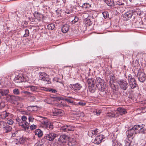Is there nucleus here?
<instances>
[{
  "instance_id": "nucleus-1",
  "label": "nucleus",
  "mask_w": 146,
  "mask_h": 146,
  "mask_svg": "<svg viewBox=\"0 0 146 146\" xmlns=\"http://www.w3.org/2000/svg\"><path fill=\"white\" fill-rule=\"evenodd\" d=\"M34 17H29V19L31 22L33 23L36 24L42 20L45 19L47 18V16H44L38 12H35L33 13Z\"/></svg>"
},
{
  "instance_id": "nucleus-2",
  "label": "nucleus",
  "mask_w": 146,
  "mask_h": 146,
  "mask_svg": "<svg viewBox=\"0 0 146 146\" xmlns=\"http://www.w3.org/2000/svg\"><path fill=\"white\" fill-rule=\"evenodd\" d=\"M96 87L101 92L105 91V93H107L106 91L107 88L104 84V80L100 77H98L96 78Z\"/></svg>"
},
{
  "instance_id": "nucleus-3",
  "label": "nucleus",
  "mask_w": 146,
  "mask_h": 146,
  "mask_svg": "<svg viewBox=\"0 0 146 146\" xmlns=\"http://www.w3.org/2000/svg\"><path fill=\"white\" fill-rule=\"evenodd\" d=\"M6 99L7 102L13 103L15 101L21 100L22 98L18 96H15L13 95H7Z\"/></svg>"
},
{
  "instance_id": "nucleus-4",
  "label": "nucleus",
  "mask_w": 146,
  "mask_h": 146,
  "mask_svg": "<svg viewBox=\"0 0 146 146\" xmlns=\"http://www.w3.org/2000/svg\"><path fill=\"white\" fill-rule=\"evenodd\" d=\"M16 120L17 122H18L19 125L24 128L25 131H27V130L29 129L30 126V124L27 121H22L18 117L16 118Z\"/></svg>"
},
{
  "instance_id": "nucleus-5",
  "label": "nucleus",
  "mask_w": 146,
  "mask_h": 146,
  "mask_svg": "<svg viewBox=\"0 0 146 146\" xmlns=\"http://www.w3.org/2000/svg\"><path fill=\"white\" fill-rule=\"evenodd\" d=\"M120 88L123 90H126L128 88L129 85L127 82L123 80H119L118 81Z\"/></svg>"
},
{
  "instance_id": "nucleus-6",
  "label": "nucleus",
  "mask_w": 146,
  "mask_h": 146,
  "mask_svg": "<svg viewBox=\"0 0 146 146\" xmlns=\"http://www.w3.org/2000/svg\"><path fill=\"white\" fill-rule=\"evenodd\" d=\"M14 81L16 83H21L26 82L27 80L25 75L23 74H19L14 78Z\"/></svg>"
},
{
  "instance_id": "nucleus-7",
  "label": "nucleus",
  "mask_w": 146,
  "mask_h": 146,
  "mask_svg": "<svg viewBox=\"0 0 146 146\" xmlns=\"http://www.w3.org/2000/svg\"><path fill=\"white\" fill-rule=\"evenodd\" d=\"M57 136V135L54 133H50L48 134H46L44 137L42 138V140L44 141L47 140L52 141Z\"/></svg>"
},
{
  "instance_id": "nucleus-8",
  "label": "nucleus",
  "mask_w": 146,
  "mask_h": 146,
  "mask_svg": "<svg viewBox=\"0 0 146 146\" xmlns=\"http://www.w3.org/2000/svg\"><path fill=\"white\" fill-rule=\"evenodd\" d=\"M137 77L139 81L141 82H143L146 80L145 74L141 70L138 71Z\"/></svg>"
},
{
  "instance_id": "nucleus-9",
  "label": "nucleus",
  "mask_w": 146,
  "mask_h": 146,
  "mask_svg": "<svg viewBox=\"0 0 146 146\" xmlns=\"http://www.w3.org/2000/svg\"><path fill=\"white\" fill-rule=\"evenodd\" d=\"M40 78L41 80L45 81L46 84H50L51 83V80L49 78L48 75L42 73L40 74Z\"/></svg>"
},
{
  "instance_id": "nucleus-10",
  "label": "nucleus",
  "mask_w": 146,
  "mask_h": 146,
  "mask_svg": "<svg viewBox=\"0 0 146 146\" xmlns=\"http://www.w3.org/2000/svg\"><path fill=\"white\" fill-rule=\"evenodd\" d=\"M74 127L70 125H66L60 128V130L63 131L68 132L69 131H74Z\"/></svg>"
},
{
  "instance_id": "nucleus-11",
  "label": "nucleus",
  "mask_w": 146,
  "mask_h": 146,
  "mask_svg": "<svg viewBox=\"0 0 146 146\" xmlns=\"http://www.w3.org/2000/svg\"><path fill=\"white\" fill-rule=\"evenodd\" d=\"M135 129L136 131L137 134L141 133L144 134L145 133V129H143V127L140 125H135Z\"/></svg>"
},
{
  "instance_id": "nucleus-12",
  "label": "nucleus",
  "mask_w": 146,
  "mask_h": 146,
  "mask_svg": "<svg viewBox=\"0 0 146 146\" xmlns=\"http://www.w3.org/2000/svg\"><path fill=\"white\" fill-rule=\"evenodd\" d=\"M126 134L129 137H130L133 136L134 135L137 134L136 131L135 129L134 126L132 128L128 129L126 132Z\"/></svg>"
},
{
  "instance_id": "nucleus-13",
  "label": "nucleus",
  "mask_w": 146,
  "mask_h": 146,
  "mask_svg": "<svg viewBox=\"0 0 146 146\" xmlns=\"http://www.w3.org/2000/svg\"><path fill=\"white\" fill-rule=\"evenodd\" d=\"M105 138L104 135H100L97 136L94 140V142L95 144H99L101 143L102 140Z\"/></svg>"
},
{
  "instance_id": "nucleus-14",
  "label": "nucleus",
  "mask_w": 146,
  "mask_h": 146,
  "mask_svg": "<svg viewBox=\"0 0 146 146\" xmlns=\"http://www.w3.org/2000/svg\"><path fill=\"white\" fill-rule=\"evenodd\" d=\"M132 12L131 11H129L125 13L123 15V20L126 21L131 19L132 17Z\"/></svg>"
},
{
  "instance_id": "nucleus-15",
  "label": "nucleus",
  "mask_w": 146,
  "mask_h": 146,
  "mask_svg": "<svg viewBox=\"0 0 146 146\" xmlns=\"http://www.w3.org/2000/svg\"><path fill=\"white\" fill-rule=\"evenodd\" d=\"M69 86L72 90L74 91L80 90L82 88L81 85L78 83L75 84H70Z\"/></svg>"
},
{
  "instance_id": "nucleus-16",
  "label": "nucleus",
  "mask_w": 146,
  "mask_h": 146,
  "mask_svg": "<svg viewBox=\"0 0 146 146\" xmlns=\"http://www.w3.org/2000/svg\"><path fill=\"white\" fill-rule=\"evenodd\" d=\"M69 137L68 136L65 134L61 135L60 136V138H58V141L59 142L61 143H66V141L68 139Z\"/></svg>"
},
{
  "instance_id": "nucleus-17",
  "label": "nucleus",
  "mask_w": 146,
  "mask_h": 146,
  "mask_svg": "<svg viewBox=\"0 0 146 146\" xmlns=\"http://www.w3.org/2000/svg\"><path fill=\"white\" fill-rule=\"evenodd\" d=\"M1 117L3 119L6 118V117L11 118L13 116V114L7 113L6 111H5L1 115Z\"/></svg>"
},
{
  "instance_id": "nucleus-18",
  "label": "nucleus",
  "mask_w": 146,
  "mask_h": 146,
  "mask_svg": "<svg viewBox=\"0 0 146 146\" xmlns=\"http://www.w3.org/2000/svg\"><path fill=\"white\" fill-rule=\"evenodd\" d=\"M144 25L141 20L140 21L136 22L134 24V25L136 28H144Z\"/></svg>"
},
{
  "instance_id": "nucleus-19",
  "label": "nucleus",
  "mask_w": 146,
  "mask_h": 146,
  "mask_svg": "<svg viewBox=\"0 0 146 146\" xmlns=\"http://www.w3.org/2000/svg\"><path fill=\"white\" fill-rule=\"evenodd\" d=\"M63 111L60 109H55L53 111V113L54 116H61L63 114Z\"/></svg>"
},
{
  "instance_id": "nucleus-20",
  "label": "nucleus",
  "mask_w": 146,
  "mask_h": 146,
  "mask_svg": "<svg viewBox=\"0 0 146 146\" xmlns=\"http://www.w3.org/2000/svg\"><path fill=\"white\" fill-rule=\"evenodd\" d=\"M104 2L111 8H114L115 4L113 0H105Z\"/></svg>"
},
{
  "instance_id": "nucleus-21",
  "label": "nucleus",
  "mask_w": 146,
  "mask_h": 146,
  "mask_svg": "<svg viewBox=\"0 0 146 146\" xmlns=\"http://www.w3.org/2000/svg\"><path fill=\"white\" fill-rule=\"evenodd\" d=\"M9 92L8 90L0 89V98L4 96H6Z\"/></svg>"
},
{
  "instance_id": "nucleus-22",
  "label": "nucleus",
  "mask_w": 146,
  "mask_h": 146,
  "mask_svg": "<svg viewBox=\"0 0 146 146\" xmlns=\"http://www.w3.org/2000/svg\"><path fill=\"white\" fill-rule=\"evenodd\" d=\"M129 84L132 89H134L137 86V84L135 80L128 82Z\"/></svg>"
},
{
  "instance_id": "nucleus-23",
  "label": "nucleus",
  "mask_w": 146,
  "mask_h": 146,
  "mask_svg": "<svg viewBox=\"0 0 146 146\" xmlns=\"http://www.w3.org/2000/svg\"><path fill=\"white\" fill-rule=\"evenodd\" d=\"M96 87L94 83H92L91 85L88 86L89 91L92 93H94L96 90Z\"/></svg>"
},
{
  "instance_id": "nucleus-24",
  "label": "nucleus",
  "mask_w": 146,
  "mask_h": 146,
  "mask_svg": "<svg viewBox=\"0 0 146 146\" xmlns=\"http://www.w3.org/2000/svg\"><path fill=\"white\" fill-rule=\"evenodd\" d=\"M120 94L118 92H113L111 95L110 97V98L114 99L117 100L119 97Z\"/></svg>"
},
{
  "instance_id": "nucleus-25",
  "label": "nucleus",
  "mask_w": 146,
  "mask_h": 146,
  "mask_svg": "<svg viewBox=\"0 0 146 146\" xmlns=\"http://www.w3.org/2000/svg\"><path fill=\"white\" fill-rule=\"evenodd\" d=\"M93 18V17L92 16H88L87 18L85 19L86 20L85 23L87 24V25L90 26L92 24L93 22L91 20V18Z\"/></svg>"
},
{
  "instance_id": "nucleus-26",
  "label": "nucleus",
  "mask_w": 146,
  "mask_h": 146,
  "mask_svg": "<svg viewBox=\"0 0 146 146\" xmlns=\"http://www.w3.org/2000/svg\"><path fill=\"white\" fill-rule=\"evenodd\" d=\"M69 26L67 24L64 25L62 27L61 30L64 33H66L69 30Z\"/></svg>"
},
{
  "instance_id": "nucleus-27",
  "label": "nucleus",
  "mask_w": 146,
  "mask_h": 146,
  "mask_svg": "<svg viewBox=\"0 0 146 146\" xmlns=\"http://www.w3.org/2000/svg\"><path fill=\"white\" fill-rule=\"evenodd\" d=\"M35 134L36 135H37L39 137H40L43 135V132L40 129H36L35 131Z\"/></svg>"
},
{
  "instance_id": "nucleus-28",
  "label": "nucleus",
  "mask_w": 146,
  "mask_h": 146,
  "mask_svg": "<svg viewBox=\"0 0 146 146\" xmlns=\"http://www.w3.org/2000/svg\"><path fill=\"white\" fill-rule=\"evenodd\" d=\"M3 128L4 131H5L6 133H9L11 131V127L6 124V126L4 127Z\"/></svg>"
},
{
  "instance_id": "nucleus-29",
  "label": "nucleus",
  "mask_w": 146,
  "mask_h": 146,
  "mask_svg": "<svg viewBox=\"0 0 146 146\" xmlns=\"http://www.w3.org/2000/svg\"><path fill=\"white\" fill-rule=\"evenodd\" d=\"M117 110L121 115L125 114L127 113L126 110L124 108H119L117 109Z\"/></svg>"
},
{
  "instance_id": "nucleus-30",
  "label": "nucleus",
  "mask_w": 146,
  "mask_h": 146,
  "mask_svg": "<svg viewBox=\"0 0 146 146\" xmlns=\"http://www.w3.org/2000/svg\"><path fill=\"white\" fill-rule=\"evenodd\" d=\"M50 97L54 99V100L57 102L60 101L61 99V97H57L56 96L54 95L53 94H51L50 95Z\"/></svg>"
},
{
  "instance_id": "nucleus-31",
  "label": "nucleus",
  "mask_w": 146,
  "mask_h": 146,
  "mask_svg": "<svg viewBox=\"0 0 146 146\" xmlns=\"http://www.w3.org/2000/svg\"><path fill=\"white\" fill-rule=\"evenodd\" d=\"M55 27V24L53 23H51L47 25V28L49 30H53Z\"/></svg>"
},
{
  "instance_id": "nucleus-32",
  "label": "nucleus",
  "mask_w": 146,
  "mask_h": 146,
  "mask_svg": "<svg viewBox=\"0 0 146 146\" xmlns=\"http://www.w3.org/2000/svg\"><path fill=\"white\" fill-rule=\"evenodd\" d=\"M128 98L131 99V100H136V97L135 96V94L130 93L129 94Z\"/></svg>"
},
{
  "instance_id": "nucleus-33",
  "label": "nucleus",
  "mask_w": 146,
  "mask_h": 146,
  "mask_svg": "<svg viewBox=\"0 0 146 146\" xmlns=\"http://www.w3.org/2000/svg\"><path fill=\"white\" fill-rule=\"evenodd\" d=\"M61 100H65V101H67L68 103H69L71 104L73 103V101L70 98H63L62 97H61Z\"/></svg>"
},
{
  "instance_id": "nucleus-34",
  "label": "nucleus",
  "mask_w": 146,
  "mask_h": 146,
  "mask_svg": "<svg viewBox=\"0 0 146 146\" xmlns=\"http://www.w3.org/2000/svg\"><path fill=\"white\" fill-rule=\"evenodd\" d=\"M112 141V146H119V144H121L116 139H113Z\"/></svg>"
},
{
  "instance_id": "nucleus-35",
  "label": "nucleus",
  "mask_w": 146,
  "mask_h": 146,
  "mask_svg": "<svg viewBox=\"0 0 146 146\" xmlns=\"http://www.w3.org/2000/svg\"><path fill=\"white\" fill-rule=\"evenodd\" d=\"M131 11L132 12V17L133 18H135L136 17H137V11H135V10Z\"/></svg>"
},
{
  "instance_id": "nucleus-36",
  "label": "nucleus",
  "mask_w": 146,
  "mask_h": 146,
  "mask_svg": "<svg viewBox=\"0 0 146 146\" xmlns=\"http://www.w3.org/2000/svg\"><path fill=\"white\" fill-rule=\"evenodd\" d=\"M107 116L110 117H114L115 116V115L113 112H108L106 114Z\"/></svg>"
},
{
  "instance_id": "nucleus-37",
  "label": "nucleus",
  "mask_w": 146,
  "mask_h": 146,
  "mask_svg": "<svg viewBox=\"0 0 146 146\" xmlns=\"http://www.w3.org/2000/svg\"><path fill=\"white\" fill-rule=\"evenodd\" d=\"M26 141V138L23 137H20L19 141L20 144H23Z\"/></svg>"
},
{
  "instance_id": "nucleus-38",
  "label": "nucleus",
  "mask_w": 146,
  "mask_h": 146,
  "mask_svg": "<svg viewBox=\"0 0 146 146\" xmlns=\"http://www.w3.org/2000/svg\"><path fill=\"white\" fill-rule=\"evenodd\" d=\"M25 31V34L23 36V37H27L29 36V30L27 29H26Z\"/></svg>"
},
{
  "instance_id": "nucleus-39",
  "label": "nucleus",
  "mask_w": 146,
  "mask_h": 146,
  "mask_svg": "<svg viewBox=\"0 0 146 146\" xmlns=\"http://www.w3.org/2000/svg\"><path fill=\"white\" fill-rule=\"evenodd\" d=\"M102 14L103 15V17L105 19H106L109 17V14L107 11H105L103 12Z\"/></svg>"
},
{
  "instance_id": "nucleus-40",
  "label": "nucleus",
  "mask_w": 146,
  "mask_h": 146,
  "mask_svg": "<svg viewBox=\"0 0 146 146\" xmlns=\"http://www.w3.org/2000/svg\"><path fill=\"white\" fill-rule=\"evenodd\" d=\"M30 90L32 92H34L36 91L37 90V88L36 86H31L29 87Z\"/></svg>"
},
{
  "instance_id": "nucleus-41",
  "label": "nucleus",
  "mask_w": 146,
  "mask_h": 146,
  "mask_svg": "<svg viewBox=\"0 0 146 146\" xmlns=\"http://www.w3.org/2000/svg\"><path fill=\"white\" fill-rule=\"evenodd\" d=\"M13 93L15 95H18L19 94V90L17 88H15L13 90Z\"/></svg>"
},
{
  "instance_id": "nucleus-42",
  "label": "nucleus",
  "mask_w": 146,
  "mask_h": 146,
  "mask_svg": "<svg viewBox=\"0 0 146 146\" xmlns=\"http://www.w3.org/2000/svg\"><path fill=\"white\" fill-rule=\"evenodd\" d=\"M88 135L90 137H92L94 135V132L93 130H91L89 131L88 133Z\"/></svg>"
},
{
  "instance_id": "nucleus-43",
  "label": "nucleus",
  "mask_w": 146,
  "mask_h": 146,
  "mask_svg": "<svg viewBox=\"0 0 146 146\" xmlns=\"http://www.w3.org/2000/svg\"><path fill=\"white\" fill-rule=\"evenodd\" d=\"M110 86L112 89L116 91L117 88V86L116 85L114 84H111Z\"/></svg>"
},
{
  "instance_id": "nucleus-44",
  "label": "nucleus",
  "mask_w": 146,
  "mask_h": 146,
  "mask_svg": "<svg viewBox=\"0 0 146 146\" xmlns=\"http://www.w3.org/2000/svg\"><path fill=\"white\" fill-rule=\"evenodd\" d=\"M5 106V102L2 101H0V109L4 108Z\"/></svg>"
},
{
  "instance_id": "nucleus-45",
  "label": "nucleus",
  "mask_w": 146,
  "mask_h": 146,
  "mask_svg": "<svg viewBox=\"0 0 146 146\" xmlns=\"http://www.w3.org/2000/svg\"><path fill=\"white\" fill-rule=\"evenodd\" d=\"M78 18L77 17H75L74 20L71 21V23L74 24L78 20Z\"/></svg>"
},
{
  "instance_id": "nucleus-46",
  "label": "nucleus",
  "mask_w": 146,
  "mask_h": 146,
  "mask_svg": "<svg viewBox=\"0 0 146 146\" xmlns=\"http://www.w3.org/2000/svg\"><path fill=\"white\" fill-rule=\"evenodd\" d=\"M128 81L129 82V81H131L132 80H134L135 81V79L133 78L132 77V76L131 74H129L128 76Z\"/></svg>"
},
{
  "instance_id": "nucleus-47",
  "label": "nucleus",
  "mask_w": 146,
  "mask_h": 146,
  "mask_svg": "<svg viewBox=\"0 0 146 146\" xmlns=\"http://www.w3.org/2000/svg\"><path fill=\"white\" fill-rule=\"evenodd\" d=\"M87 82L88 83V86L90 85H91V84L92 83H94V82H93V81L92 79H89L87 80Z\"/></svg>"
},
{
  "instance_id": "nucleus-48",
  "label": "nucleus",
  "mask_w": 146,
  "mask_h": 146,
  "mask_svg": "<svg viewBox=\"0 0 146 146\" xmlns=\"http://www.w3.org/2000/svg\"><path fill=\"white\" fill-rule=\"evenodd\" d=\"M93 131L94 132V135L95 136L99 132V130L98 129L96 128L94 130H93Z\"/></svg>"
},
{
  "instance_id": "nucleus-49",
  "label": "nucleus",
  "mask_w": 146,
  "mask_h": 146,
  "mask_svg": "<svg viewBox=\"0 0 146 146\" xmlns=\"http://www.w3.org/2000/svg\"><path fill=\"white\" fill-rule=\"evenodd\" d=\"M47 123H49V121H48L47 119L45 121H43L42 123L43 125V127H44L45 125H46Z\"/></svg>"
},
{
  "instance_id": "nucleus-50",
  "label": "nucleus",
  "mask_w": 146,
  "mask_h": 146,
  "mask_svg": "<svg viewBox=\"0 0 146 146\" xmlns=\"http://www.w3.org/2000/svg\"><path fill=\"white\" fill-rule=\"evenodd\" d=\"M36 126L35 125L33 124L31 125L30 127V128L31 130H34V129H35L36 128Z\"/></svg>"
},
{
  "instance_id": "nucleus-51",
  "label": "nucleus",
  "mask_w": 146,
  "mask_h": 146,
  "mask_svg": "<svg viewBox=\"0 0 146 146\" xmlns=\"http://www.w3.org/2000/svg\"><path fill=\"white\" fill-rule=\"evenodd\" d=\"M21 121H26L27 120V117L25 115L23 116L21 118Z\"/></svg>"
},
{
  "instance_id": "nucleus-52",
  "label": "nucleus",
  "mask_w": 146,
  "mask_h": 146,
  "mask_svg": "<svg viewBox=\"0 0 146 146\" xmlns=\"http://www.w3.org/2000/svg\"><path fill=\"white\" fill-rule=\"evenodd\" d=\"M56 12L58 17H59L61 16V13H60L61 11H60L59 10H56Z\"/></svg>"
},
{
  "instance_id": "nucleus-53",
  "label": "nucleus",
  "mask_w": 146,
  "mask_h": 146,
  "mask_svg": "<svg viewBox=\"0 0 146 146\" xmlns=\"http://www.w3.org/2000/svg\"><path fill=\"white\" fill-rule=\"evenodd\" d=\"M49 92H51L52 93H55L57 92V91L55 89H54L52 88H49Z\"/></svg>"
},
{
  "instance_id": "nucleus-54",
  "label": "nucleus",
  "mask_w": 146,
  "mask_h": 146,
  "mask_svg": "<svg viewBox=\"0 0 146 146\" xmlns=\"http://www.w3.org/2000/svg\"><path fill=\"white\" fill-rule=\"evenodd\" d=\"M131 142L129 141H126L125 143V146H132L131 144Z\"/></svg>"
},
{
  "instance_id": "nucleus-55",
  "label": "nucleus",
  "mask_w": 146,
  "mask_h": 146,
  "mask_svg": "<svg viewBox=\"0 0 146 146\" xmlns=\"http://www.w3.org/2000/svg\"><path fill=\"white\" fill-rule=\"evenodd\" d=\"M78 104L82 106H84L86 105V104L84 102L81 101L78 103Z\"/></svg>"
},
{
  "instance_id": "nucleus-56",
  "label": "nucleus",
  "mask_w": 146,
  "mask_h": 146,
  "mask_svg": "<svg viewBox=\"0 0 146 146\" xmlns=\"http://www.w3.org/2000/svg\"><path fill=\"white\" fill-rule=\"evenodd\" d=\"M13 121L12 119H10L7 121V123L8 124L11 125L13 124Z\"/></svg>"
},
{
  "instance_id": "nucleus-57",
  "label": "nucleus",
  "mask_w": 146,
  "mask_h": 146,
  "mask_svg": "<svg viewBox=\"0 0 146 146\" xmlns=\"http://www.w3.org/2000/svg\"><path fill=\"white\" fill-rule=\"evenodd\" d=\"M29 122H33L34 119V118L33 117H32L29 116Z\"/></svg>"
},
{
  "instance_id": "nucleus-58",
  "label": "nucleus",
  "mask_w": 146,
  "mask_h": 146,
  "mask_svg": "<svg viewBox=\"0 0 146 146\" xmlns=\"http://www.w3.org/2000/svg\"><path fill=\"white\" fill-rule=\"evenodd\" d=\"M23 114H25L27 115H29L30 114V113L27 111H23Z\"/></svg>"
},
{
  "instance_id": "nucleus-59",
  "label": "nucleus",
  "mask_w": 146,
  "mask_h": 146,
  "mask_svg": "<svg viewBox=\"0 0 146 146\" xmlns=\"http://www.w3.org/2000/svg\"><path fill=\"white\" fill-rule=\"evenodd\" d=\"M44 102L47 104H51L52 103L50 102L49 101V99H46L44 100Z\"/></svg>"
},
{
  "instance_id": "nucleus-60",
  "label": "nucleus",
  "mask_w": 146,
  "mask_h": 146,
  "mask_svg": "<svg viewBox=\"0 0 146 146\" xmlns=\"http://www.w3.org/2000/svg\"><path fill=\"white\" fill-rule=\"evenodd\" d=\"M22 93H24L28 95H30L32 94L31 93L29 92L26 91L23 92Z\"/></svg>"
},
{
  "instance_id": "nucleus-61",
  "label": "nucleus",
  "mask_w": 146,
  "mask_h": 146,
  "mask_svg": "<svg viewBox=\"0 0 146 146\" xmlns=\"http://www.w3.org/2000/svg\"><path fill=\"white\" fill-rule=\"evenodd\" d=\"M87 3H85L83 4L82 7L83 9H86Z\"/></svg>"
},
{
  "instance_id": "nucleus-62",
  "label": "nucleus",
  "mask_w": 146,
  "mask_h": 146,
  "mask_svg": "<svg viewBox=\"0 0 146 146\" xmlns=\"http://www.w3.org/2000/svg\"><path fill=\"white\" fill-rule=\"evenodd\" d=\"M49 125V126H48V128L50 129H52L53 128V127L52 124L50 122V124Z\"/></svg>"
},
{
  "instance_id": "nucleus-63",
  "label": "nucleus",
  "mask_w": 146,
  "mask_h": 146,
  "mask_svg": "<svg viewBox=\"0 0 146 146\" xmlns=\"http://www.w3.org/2000/svg\"><path fill=\"white\" fill-rule=\"evenodd\" d=\"M124 4L123 3L121 2L120 1H118L117 2V4L119 5H124Z\"/></svg>"
},
{
  "instance_id": "nucleus-64",
  "label": "nucleus",
  "mask_w": 146,
  "mask_h": 146,
  "mask_svg": "<svg viewBox=\"0 0 146 146\" xmlns=\"http://www.w3.org/2000/svg\"><path fill=\"white\" fill-rule=\"evenodd\" d=\"M59 105L63 106H64L66 105L64 104V102H61L59 103Z\"/></svg>"
}]
</instances>
